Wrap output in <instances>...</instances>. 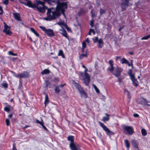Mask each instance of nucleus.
Instances as JSON below:
<instances>
[{
  "mask_svg": "<svg viewBox=\"0 0 150 150\" xmlns=\"http://www.w3.org/2000/svg\"><path fill=\"white\" fill-rule=\"evenodd\" d=\"M11 72L13 74V76L16 78H19V84L18 88L21 89L22 87V80L21 78H28L30 76V73L29 72L26 71H24L22 73H19L17 74L16 72L13 71H11Z\"/></svg>",
  "mask_w": 150,
  "mask_h": 150,
  "instance_id": "f257e3e1",
  "label": "nucleus"
},
{
  "mask_svg": "<svg viewBox=\"0 0 150 150\" xmlns=\"http://www.w3.org/2000/svg\"><path fill=\"white\" fill-rule=\"evenodd\" d=\"M88 71L87 68H86L85 69L84 72H80V74L82 77L83 78V82L86 84V86H88L89 84L90 81L91 76L87 73Z\"/></svg>",
  "mask_w": 150,
  "mask_h": 150,
  "instance_id": "f03ea898",
  "label": "nucleus"
},
{
  "mask_svg": "<svg viewBox=\"0 0 150 150\" xmlns=\"http://www.w3.org/2000/svg\"><path fill=\"white\" fill-rule=\"evenodd\" d=\"M73 84L76 88L79 91L81 97L84 98H87L88 97L87 93L80 85L75 81L73 82Z\"/></svg>",
  "mask_w": 150,
  "mask_h": 150,
  "instance_id": "7ed1b4c3",
  "label": "nucleus"
},
{
  "mask_svg": "<svg viewBox=\"0 0 150 150\" xmlns=\"http://www.w3.org/2000/svg\"><path fill=\"white\" fill-rule=\"evenodd\" d=\"M54 1H52L54 4H57V8L58 9H67L68 8L67 4L69 3V1L66 2H59V0H54Z\"/></svg>",
  "mask_w": 150,
  "mask_h": 150,
  "instance_id": "20e7f679",
  "label": "nucleus"
},
{
  "mask_svg": "<svg viewBox=\"0 0 150 150\" xmlns=\"http://www.w3.org/2000/svg\"><path fill=\"white\" fill-rule=\"evenodd\" d=\"M98 123L108 135H112L114 134V132L111 131L103 123L100 121H99Z\"/></svg>",
  "mask_w": 150,
  "mask_h": 150,
  "instance_id": "39448f33",
  "label": "nucleus"
},
{
  "mask_svg": "<svg viewBox=\"0 0 150 150\" xmlns=\"http://www.w3.org/2000/svg\"><path fill=\"white\" fill-rule=\"evenodd\" d=\"M123 132L125 133V131H126L128 134H132L134 133V129L132 127L124 125L122 127Z\"/></svg>",
  "mask_w": 150,
  "mask_h": 150,
  "instance_id": "423d86ee",
  "label": "nucleus"
},
{
  "mask_svg": "<svg viewBox=\"0 0 150 150\" xmlns=\"http://www.w3.org/2000/svg\"><path fill=\"white\" fill-rule=\"evenodd\" d=\"M4 28L3 32L5 33L6 35H11L12 33L10 31L11 27L8 25L5 22H4Z\"/></svg>",
  "mask_w": 150,
  "mask_h": 150,
  "instance_id": "0eeeda50",
  "label": "nucleus"
},
{
  "mask_svg": "<svg viewBox=\"0 0 150 150\" xmlns=\"http://www.w3.org/2000/svg\"><path fill=\"white\" fill-rule=\"evenodd\" d=\"M69 146L71 150H79L80 149V146L74 142L70 143Z\"/></svg>",
  "mask_w": 150,
  "mask_h": 150,
  "instance_id": "6e6552de",
  "label": "nucleus"
},
{
  "mask_svg": "<svg viewBox=\"0 0 150 150\" xmlns=\"http://www.w3.org/2000/svg\"><path fill=\"white\" fill-rule=\"evenodd\" d=\"M122 71L123 69L122 68L120 67H117L115 69V73H113V74L116 77H118L120 76Z\"/></svg>",
  "mask_w": 150,
  "mask_h": 150,
  "instance_id": "1a4fd4ad",
  "label": "nucleus"
},
{
  "mask_svg": "<svg viewBox=\"0 0 150 150\" xmlns=\"http://www.w3.org/2000/svg\"><path fill=\"white\" fill-rule=\"evenodd\" d=\"M52 20L55 19L57 17L61 15L60 11H58L57 8H56L55 11L52 12Z\"/></svg>",
  "mask_w": 150,
  "mask_h": 150,
  "instance_id": "9d476101",
  "label": "nucleus"
},
{
  "mask_svg": "<svg viewBox=\"0 0 150 150\" xmlns=\"http://www.w3.org/2000/svg\"><path fill=\"white\" fill-rule=\"evenodd\" d=\"M131 142L133 147L137 149H139V142L137 140L135 139H132Z\"/></svg>",
  "mask_w": 150,
  "mask_h": 150,
  "instance_id": "9b49d317",
  "label": "nucleus"
},
{
  "mask_svg": "<svg viewBox=\"0 0 150 150\" xmlns=\"http://www.w3.org/2000/svg\"><path fill=\"white\" fill-rule=\"evenodd\" d=\"M148 103H150V101H147L146 99L144 98H142L141 102V104L144 106H146L147 105L148 106H150V104H148Z\"/></svg>",
  "mask_w": 150,
  "mask_h": 150,
  "instance_id": "f8f14e48",
  "label": "nucleus"
},
{
  "mask_svg": "<svg viewBox=\"0 0 150 150\" xmlns=\"http://www.w3.org/2000/svg\"><path fill=\"white\" fill-rule=\"evenodd\" d=\"M45 33L49 37H51L54 35L53 30L51 29H47Z\"/></svg>",
  "mask_w": 150,
  "mask_h": 150,
  "instance_id": "ddd939ff",
  "label": "nucleus"
},
{
  "mask_svg": "<svg viewBox=\"0 0 150 150\" xmlns=\"http://www.w3.org/2000/svg\"><path fill=\"white\" fill-rule=\"evenodd\" d=\"M109 63L110 65V68H108V70H109L111 73H112L114 69L113 67V61L112 60H109Z\"/></svg>",
  "mask_w": 150,
  "mask_h": 150,
  "instance_id": "4468645a",
  "label": "nucleus"
},
{
  "mask_svg": "<svg viewBox=\"0 0 150 150\" xmlns=\"http://www.w3.org/2000/svg\"><path fill=\"white\" fill-rule=\"evenodd\" d=\"M47 9V7L44 6L42 7H37V11L41 13H44L45 12V9Z\"/></svg>",
  "mask_w": 150,
  "mask_h": 150,
  "instance_id": "2eb2a0df",
  "label": "nucleus"
},
{
  "mask_svg": "<svg viewBox=\"0 0 150 150\" xmlns=\"http://www.w3.org/2000/svg\"><path fill=\"white\" fill-rule=\"evenodd\" d=\"M120 61L122 64H127L129 66H131L129 61L124 58L120 59Z\"/></svg>",
  "mask_w": 150,
  "mask_h": 150,
  "instance_id": "dca6fc26",
  "label": "nucleus"
},
{
  "mask_svg": "<svg viewBox=\"0 0 150 150\" xmlns=\"http://www.w3.org/2000/svg\"><path fill=\"white\" fill-rule=\"evenodd\" d=\"M13 16L18 21H21L20 14L18 13H13Z\"/></svg>",
  "mask_w": 150,
  "mask_h": 150,
  "instance_id": "f3484780",
  "label": "nucleus"
},
{
  "mask_svg": "<svg viewBox=\"0 0 150 150\" xmlns=\"http://www.w3.org/2000/svg\"><path fill=\"white\" fill-rule=\"evenodd\" d=\"M5 104L6 105V106L4 108V110L6 112H8L11 110L10 108H11V106L10 105H8L7 103H6Z\"/></svg>",
  "mask_w": 150,
  "mask_h": 150,
  "instance_id": "a211bd4d",
  "label": "nucleus"
},
{
  "mask_svg": "<svg viewBox=\"0 0 150 150\" xmlns=\"http://www.w3.org/2000/svg\"><path fill=\"white\" fill-rule=\"evenodd\" d=\"M47 17L46 18H44V19L47 21H51L52 20V16L51 14V13H47Z\"/></svg>",
  "mask_w": 150,
  "mask_h": 150,
  "instance_id": "6ab92c4d",
  "label": "nucleus"
},
{
  "mask_svg": "<svg viewBox=\"0 0 150 150\" xmlns=\"http://www.w3.org/2000/svg\"><path fill=\"white\" fill-rule=\"evenodd\" d=\"M67 140L70 142V143H72L74 142L75 138L74 136L72 135L69 136L67 138Z\"/></svg>",
  "mask_w": 150,
  "mask_h": 150,
  "instance_id": "aec40b11",
  "label": "nucleus"
},
{
  "mask_svg": "<svg viewBox=\"0 0 150 150\" xmlns=\"http://www.w3.org/2000/svg\"><path fill=\"white\" fill-rule=\"evenodd\" d=\"M49 99L48 96L47 94L45 95V100L44 102V104L45 107H46L47 105L49 103Z\"/></svg>",
  "mask_w": 150,
  "mask_h": 150,
  "instance_id": "412c9836",
  "label": "nucleus"
},
{
  "mask_svg": "<svg viewBox=\"0 0 150 150\" xmlns=\"http://www.w3.org/2000/svg\"><path fill=\"white\" fill-rule=\"evenodd\" d=\"M98 47L99 48H101L103 45V42L102 39H100L99 40H98Z\"/></svg>",
  "mask_w": 150,
  "mask_h": 150,
  "instance_id": "4be33fe9",
  "label": "nucleus"
},
{
  "mask_svg": "<svg viewBox=\"0 0 150 150\" xmlns=\"http://www.w3.org/2000/svg\"><path fill=\"white\" fill-rule=\"evenodd\" d=\"M55 93L57 94H58L61 91V90L59 88V87L58 85L55 86L54 89Z\"/></svg>",
  "mask_w": 150,
  "mask_h": 150,
  "instance_id": "5701e85b",
  "label": "nucleus"
},
{
  "mask_svg": "<svg viewBox=\"0 0 150 150\" xmlns=\"http://www.w3.org/2000/svg\"><path fill=\"white\" fill-rule=\"evenodd\" d=\"M50 71L49 69H45L44 70L41 72V74L42 75L49 74L50 73Z\"/></svg>",
  "mask_w": 150,
  "mask_h": 150,
  "instance_id": "b1692460",
  "label": "nucleus"
},
{
  "mask_svg": "<svg viewBox=\"0 0 150 150\" xmlns=\"http://www.w3.org/2000/svg\"><path fill=\"white\" fill-rule=\"evenodd\" d=\"M64 32L61 33L60 32V33L62 34L63 36L65 37L66 38L69 39V37L67 35V32L65 29L63 30Z\"/></svg>",
  "mask_w": 150,
  "mask_h": 150,
  "instance_id": "393cba45",
  "label": "nucleus"
},
{
  "mask_svg": "<svg viewBox=\"0 0 150 150\" xmlns=\"http://www.w3.org/2000/svg\"><path fill=\"white\" fill-rule=\"evenodd\" d=\"M105 115L107 116V117H103L102 120L103 122L108 121L109 119V115L107 113H105Z\"/></svg>",
  "mask_w": 150,
  "mask_h": 150,
  "instance_id": "a878e982",
  "label": "nucleus"
},
{
  "mask_svg": "<svg viewBox=\"0 0 150 150\" xmlns=\"http://www.w3.org/2000/svg\"><path fill=\"white\" fill-rule=\"evenodd\" d=\"M30 30L37 37H39V34L33 28H30Z\"/></svg>",
  "mask_w": 150,
  "mask_h": 150,
  "instance_id": "bb28decb",
  "label": "nucleus"
},
{
  "mask_svg": "<svg viewBox=\"0 0 150 150\" xmlns=\"http://www.w3.org/2000/svg\"><path fill=\"white\" fill-rule=\"evenodd\" d=\"M58 56H62L63 58H65V56L62 50H60L58 54Z\"/></svg>",
  "mask_w": 150,
  "mask_h": 150,
  "instance_id": "cd10ccee",
  "label": "nucleus"
},
{
  "mask_svg": "<svg viewBox=\"0 0 150 150\" xmlns=\"http://www.w3.org/2000/svg\"><path fill=\"white\" fill-rule=\"evenodd\" d=\"M124 142L125 146L127 148H129L130 147V144L128 140L127 139H125L124 140Z\"/></svg>",
  "mask_w": 150,
  "mask_h": 150,
  "instance_id": "c85d7f7f",
  "label": "nucleus"
},
{
  "mask_svg": "<svg viewBox=\"0 0 150 150\" xmlns=\"http://www.w3.org/2000/svg\"><path fill=\"white\" fill-rule=\"evenodd\" d=\"M132 81V84L134 86L136 87L138 86V84L137 83L138 82L136 79Z\"/></svg>",
  "mask_w": 150,
  "mask_h": 150,
  "instance_id": "c756f323",
  "label": "nucleus"
},
{
  "mask_svg": "<svg viewBox=\"0 0 150 150\" xmlns=\"http://www.w3.org/2000/svg\"><path fill=\"white\" fill-rule=\"evenodd\" d=\"M85 11L82 8H81L80 11L78 13V15L79 16H81L84 13Z\"/></svg>",
  "mask_w": 150,
  "mask_h": 150,
  "instance_id": "7c9ffc66",
  "label": "nucleus"
},
{
  "mask_svg": "<svg viewBox=\"0 0 150 150\" xmlns=\"http://www.w3.org/2000/svg\"><path fill=\"white\" fill-rule=\"evenodd\" d=\"M2 87H3L5 88H7L8 87V84L6 83V81H4L3 83L1 84Z\"/></svg>",
  "mask_w": 150,
  "mask_h": 150,
  "instance_id": "2f4dec72",
  "label": "nucleus"
},
{
  "mask_svg": "<svg viewBox=\"0 0 150 150\" xmlns=\"http://www.w3.org/2000/svg\"><path fill=\"white\" fill-rule=\"evenodd\" d=\"M121 6L122 10L124 11L126 10L127 7V6L124 3H122L121 4Z\"/></svg>",
  "mask_w": 150,
  "mask_h": 150,
  "instance_id": "473e14b6",
  "label": "nucleus"
},
{
  "mask_svg": "<svg viewBox=\"0 0 150 150\" xmlns=\"http://www.w3.org/2000/svg\"><path fill=\"white\" fill-rule=\"evenodd\" d=\"M142 134L144 136H146L147 134V132L146 130L144 129H142L141 130Z\"/></svg>",
  "mask_w": 150,
  "mask_h": 150,
  "instance_id": "72a5a7b5",
  "label": "nucleus"
},
{
  "mask_svg": "<svg viewBox=\"0 0 150 150\" xmlns=\"http://www.w3.org/2000/svg\"><path fill=\"white\" fill-rule=\"evenodd\" d=\"M91 16L92 18H93L96 16V14L95 10L94 9H92L91 11Z\"/></svg>",
  "mask_w": 150,
  "mask_h": 150,
  "instance_id": "f704fd0d",
  "label": "nucleus"
},
{
  "mask_svg": "<svg viewBox=\"0 0 150 150\" xmlns=\"http://www.w3.org/2000/svg\"><path fill=\"white\" fill-rule=\"evenodd\" d=\"M96 92L97 93H100V91L98 88L94 84H92Z\"/></svg>",
  "mask_w": 150,
  "mask_h": 150,
  "instance_id": "c9c22d12",
  "label": "nucleus"
},
{
  "mask_svg": "<svg viewBox=\"0 0 150 150\" xmlns=\"http://www.w3.org/2000/svg\"><path fill=\"white\" fill-rule=\"evenodd\" d=\"M129 0H122V3H124L127 6H129Z\"/></svg>",
  "mask_w": 150,
  "mask_h": 150,
  "instance_id": "e433bc0d",
  "label": "nucleus"
},
{
  "mask_svg": "<svg viewBox=\"0 0 150 150\" xmlns=\"http://www.w3.org/2000/svg\"><path fill=\"white\" fill-rule=\"evenodd\" d=\"M37 5H38L39 4H40L43 6H45L44 5L45 3L44 2L39 1H37Z\"/></svg>",
  "mask_w": 150,
  "mask_h": 150,
  "instance_id": "4c0bfd02",
  "label": "nucleus"
},
{
  "mask_svg": "<svg viewBox=\"0 0 150 150\" xmlns=\"http://www.w3.org/2000/svg\"><path fill=\"white\" fill-rule=\"evenodd\" d=\"M24 4L30 7L32 5V3L31 1H28L26 4L25 3V4Z\"/></svg>",
  "mask_w": 150,
  "mask_h": 150,
  "instance_id": "58836bf2",
  "label": "nucleus"
},
{
  "mask_svg": "<svg viewBox=\"0 0 150 150\" xmlns=\"http://www.w3.org/2000/svg\"><path fill=\"white\" fill-rule=\"evenodd\" d=\"M58 11H61V12L62 15L65 17H66V16L65 14V9H58Z\"/></svg>",
  "mask_w": 150,
  "mask_h": 150,
  "instance_id": "ea45409f",
  "label": "nucleus"
},
{
  "mask_svg": "<svg viewBox=\"0 0 150 150\" xmlns=\"http://www.w3.org/2000/svg\"><path fill=\"white\" fill-rule=\"evenodd\" d=\"M88 57V55L87 53H84L81 54L79 57L80 59H83V57Z\"/></svg>",
  "mask_w": 150,
  "mask_h": 150,
  "instance_id": "a19ab883",
  "label": "nucleus"
},
{
  "mask_svg": "<svg viewBox=\"0 0 150 150\" xmlns=\"http://www.w3.org/2000/svg\"><path fill=\"white\" fill-rule=\"evenodd\" d=\"M150 38V35L147 36H145L141 38V40H148Z\"/></svg>",
  "mask_w": 150,
  "mask_h": 150,
  "instance_id": "79ce46f5",
  "label": "nucleus"
},
{
  "mask_svg": "<svg viewBox=\"0 0 150 150\" xmlns=\"http://www.w3.org/2000/svg\"><path fill=\"white\" fill-rule=\"evenodd\" d=\"M106 12V11L105 10L102 9V8H100V15H102L103 14L105 13Z\"/></svg>",
  "mask_w": 150,
  "mask_h": 150,
  "instance_id": "37998d69",
  "label": "nucleus"
},
{
  "mask_svg": "<svg viewBox=\"0 0 150 150\" xmlns=\"http://www.w3.org/2000/svg\"><path fill=\"white\" fill-rule=\"evenodd\" d=\"M8 54L10 55H11L14 56H16L17 55V54L16 53H13L12 51H9L8 52Z\"/></svg>",
  "mask_w": 150,
  "mask_h": 150,
  "instance_id": "c03bdc74",
  "label": "nucleus"
},
{
  "mask_svg": "<svg viewBox=\"0 0 150 150\" xmlns=\"http://www.w3.org/2000/svg\"><path fill=\"white\" fill-rule=\"evenodd\" d=\"M86 42L84 40L82 43V47L86 48Z\"/></svg>",
  "mask_w": 150,
  "mask_h": 150,
  "instance_id": "a18cd8bd",
  "label": "nucleus"
},
{
  "mask_svg": "<svg viewBox=\"0 0 150 150\" xmlns=\"http://www.w3.org/2000/svg\"><path fill=\"white\" fill-rule=\"evenodd\" d=\"M37 6L38 5H36L35 3L33 4H32V5H31L30 7L33 8H37V7H38Z\"/></svg>",
  "mask_w": 150,
  "mask_h": 150,
  "instance_id": "49530a36",
  "label": "nucleus"
},
{
  "mask_svg": "<svg viewBox=\"0 0 150 150\" xmlns=\"http://www.w3.org/2000/svg\"><path fill=\"white\" fill-rule=\"evenodd\" d=\"M46 86L47 87H49L50 88H51V83L47 81L46 83Z\"/></svg>",
  "mask_w": 150,
  "mask_h": 150,
  "instance_id": "de8ad7c7",
  "label": "nucleus"
},
{
  "mask_svg": "<svg viewBox=\"0 0 150 150\" xmlns=\"http://www.w3.org/2000/svg\"><path fill=\"white\" fill-rule=\"evenodd\" d=\"M6 125L7 126H9L10 125V122L8 119H6L5 120Z\"/></svg>",
  "mask_w": 150,
  "mask_h": 150,
  "instance_id": "09e8293b",
  "label": "nucleus"
},
{
  "mask_svg": "<svg viewBox=\"0 0 150 150\" xmlns=\"http://www.w3.org/2000/svg\"><path fill=\"white\" fill-rule=\"evenodd\" d=\"M45 2H47L49 4H52V1H51V0H43Z\"/></svg>",
  "mask_w": 150,
  "mask_h": 150,
  "instance_id": "8fccbe9b",
  "label": "nucleus"
},
{
  "mask_svg": "<svg viewBox=\"0 0 150 150\" xmlns=\"http://www.w3.org/2000/svg\"><path fill=\"white\" fill-rule=\"evenodd\" d=\"M129 76L130 77V79L132 81L134 80V79H136L135 78L134 75L133 74L132 75H130Z\"/></svg>",
  "mask_w": 150,
  "mask_h": 150,
  "instance_id": "3c124183",
  "label": "nucleus"
},
{
  "mask_svg": "<svg viewBox=\"0 0 150 150\" xmlns=\"http://www.w3.org/2000/svg\"><path fill=\"white\" fill-rule=\"evenodd\" d=\"M90 25L92 27H93L94 26V20L93 19L90 21Z\"/></svg>",
  "mask_w": 150,
  "mask_h": 150,
  "instance_id": "603ef678",
  "label": "nucleus"
},
{
  "mask_svg": "<svg viewBox=\"0 0 150 150\" xmlns=\"http://www.w3.org/2000/svg\"><path fill=\"white\" fill-rule=\"evenodd\" d=\"M122 78L121 77H118V81L119 83V84H120L121 82L122 81Z\"/></svg>",
  "mask_w": 150,
  "mask_h": 150,
  "instance_id": "864d4df0",
  "label": "nucleus"
},
{
  "mask_svg": "<svg viewBox=\"0 0 150 150\" xmlns=\"http://www.w3.org/2000/svg\"><path fill=\"white\" fill-rule=\"evenodd\" d=\"M93 40L94 43H96L98 42V38L97 37H96L95 38H93Z\"/></svg>",
  "mask_w": 150,
  "mask_h": 150,
  "instance_id": "5fc2aeb1",
  "label": "nucleus"
},
{
  "mask_svg": "<svg viewBox=\"0 0 150 150\" xmlns=\"http://www.w3.org/2000/svg\"><path fill=\"white\" fill-rule=\"evenodd\" d=\"M65 27H66V29L68 31L71 32V28H69L68 26L67 25L65 24Z\"/></svg>",
  "mask_w": 150,
  "mask_h": 150,
  "instance_id": "6e6d98bb",
  "label": "nucleus"
},
{
  "mask_svg": "<svg viewBox=\"0 0 150 150\" xmlns=\"http://www.w3.org/2000/svg\"><path fill=\"white\" fill-rule=\"evenodd\" d=\"M8 0H4L3 2V4L6 5H7L8 4Z\"/></svg>",
  "mask_w": 150,
  "mask_h": 150,
  "instance_id": "4d7b16f0",
  "label": "nucleus"
},
{
  "mask_svg": "<svg viewBox=\"0 0 150 150\" xmlns=\"http://www.w3.org/2000/svg\"><path fill=\"white\" fill-rule=\"evenodd\" d=\"M40 28H41V29H42V30L43 31H44L45 32V33H46V32L47 30V29L45 28L42 27V26H40Z\"/></svg>",
  "mask_w": 150,
  "mask_h": 150,
  "instance_id": "13d9d810",
  "label": "nucleus"
},
{
  "mask_svg": "<svg viewBox=\"0 0 150 150\" xmlns=\"http://www.w3.org/2000/svg\"><path fill=\"white\" fill-rule=\"evenodd\" d=\"M16 149H17L16 147V144L15 143H14L13 144L12 150H16Z\"/></svg>",
  "mask_w": 150,
  "mask_h": 150,
  "instance_id": "bf43d9fd",
  "label": "nucleus"
},
{
  "mask_svg": "<svg viewBox=\"0 0 150 150\" xmlns=\"http://www.w3.org/2000/svg\"><path fill=\"white\" fill-rule=\"evenodd\" d=\"M127 97L128 98L130 99L131 98V96H130V93L128 91H127Z\"/></svg>",
  "mask_w": 150,
  "mask_h": 150,
  "instance_id": "052dcab7",
  "label": "nucleus"
},
{
  "mask_svg": "<svg viewBox=\"0 0 150 150\" xmlns=\"http://www.w3.org/2000/svg\"><path fill=\"white\" fill-rule=\"evenodd\" d=\"M128 74L129 75V76L133 74H132V69H130L129 70V71L128 73Z\"/></svg>",
  "mask_w": 150,
  "mask_h": 150,
  "instance_id": "680f3d73",
  "label": "nucleus"
},
{
  "mask_svg": "<svg viewBox=\"0 0 150 150\" xmlns=\"http://www.w3.org/2000/svg\"><path fill=\"white\" fill-rule=\"evenodd\" d=\"M39 124L40 125H41L42 126L44 125V122L42 119H41V121L40 122V123H39Z\"/></svg>",
  "mask_w": 150,
  "mask_h": 150,
  "instance_id": "e2e57ef3",
  "label": "nucleus"
},
{
  "mask_svg": "<svg viewBox=\"0 0 150 150\" xmlns=\"http://www.w3.org/2000/svg\"><path fill=\"white\" fill-rule=\"evenodd\" d=\"M0 11H1V12L0 13V15H1L3 14V11L2 9V7L1 6H0Z\"/></svg>",
  "mask_w": 150,
  "mask_h": 150,
  "instance_id": "0e129e2a",
  "label": "nucleus"
},
{
  "mask_svg": "<svg viewBox=\"0 0 150 150\" xmlns=\"http://www.w3.org/2000/svg\"><path fill=\"white\" fill-rule=\"evenodd\" d=\"M133 116L134 117H139V115L137 113H135V114H134Z\"/></svg>",
  "mask_w": 150,
  "mask_h": 150,
  "instance_id": "69168bd1",
  "label": "nucleus"
},
{
  "mask_svg": "<svg viewBox=\"0 0 150 150\" xmlns=\"http://www.w3.org/2000/svg\"><path fill=\"white\" fill-rule=\"evenodd\" d=\"M60 26L63 25H64V22H61L60 23H57Z\"/></svg>",
  "mask_w": 150,
  "mask_h": 150,
  "instance_id": "338daca9",
  "label": "nucleus"
},
{
  "mask_svg": "<svg viewBox=\"0 0 150 150\" xmlns=\"http://www.w3.org/2000/svg\"><path fill=\"white\" fill-rule=\"evenodd\" d=\"M66 85V83H64V84H62L61 85H60L59 86V87L61 88H63V87H64L65 85Z\"/></svg>",
  "mask_w": 150,
  "mask_h": 150,
  "instance_id": "774afa93",
  "label": "nucleus"
}]
</instances>
